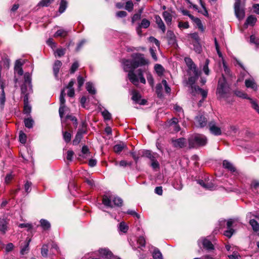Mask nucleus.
I'll use <instances>...</instances> for the list:
<instances>
[{
    "mask_svg": "<svg viewBox=\"0 0 259 259\" xmlns=\"http://www.w3.org/2000/svg\"><path fill=\"white\" fill-rule=\"evenodd\" d=\"M234 9L236 16L239 19H242L244 17L245 12L243 9L240 7V0H235Z\"/></svg>",
    "mask_w": 259,
    "mask_h": 259,
    "instance_id": "7",
    "label": "nucleus"
},
{
    "mask_svg": "<svg viewBox=\"0 0 259 259\" xmlns=\"http://www.w3.org/2000/svg\"><path fill=\"white\" fill-rule=\"evenodd\" d=\"M150 25V21L146 19H143L140 25V27L144 28H148Z\"/></svg>",
    "mask_w": 259,
    "mask_h": 259,
    "instance_id": "50",
    "label": "nucleus"
},
{
    "mask_svg": "<svg viewBox=\"0 0 259 259\" xmlns=\"http://www.w3.org/2000/svg\"><path fill=\"white\" fill-rule=\"evenodd\" d=\"M102 115L105 120H110L111 119V115L107 110L103 111L102 112Z\"/></svg>",
    "mask_w": 259,
    "mask_h": 259,
    "instance_id": "53",
    "label": "nucleus"
},
{
    "mask_svg": "<svg viewBox=\"0 0 259 259\" xmlns=\"http://www.w3.org/2000/svg\"><path fill=\"white\" fill-rule=\"evenodd\" d=\"M194 75L191 76L188 78V80L187 81V84H189L191 86V88H193V85L195 83L196 81L197 80L200 73L198 70L196 71V72H193Z\"/></svg>",
    "mask_w": 259,
    "mask_h": 259,
    "instance_id": "15",
    "label": "nucleus"
},
{
    "mask_svg": "<svg viewBox=\"0 0 259 259\" xmlns=\"http://www.w3.org/2000/svg\"><path fill=\"white\" fill-rule=\"evenodd\" d=\"M7 230V223L4 219H0V231L5 233Z\"/></svg>",
    "mask_w": 259,
    "mask_h": 259,
    "instance_id": "39",
    "label": "nucleus"
},
{
    "mask_svg": "<svg viewBox=\"0 0 259 259\" xmlns=\"http://www.w3.org/2000/svg\"><path fill=\"white\" fill-rule=\"evenodd\" d=\"M52 0H41L38 4V6L48 7L52 2Z\"/></svg>",
    "mask_w": 259,
    "mask_h": 259,
    "instance_id": "48",
    "label": "nucleus"
},
{
    "mask_svg": "<svg viewBox=\"0 0 259 259\" xmlns=\"http://www.w3.org/2000/svg\"><path fill=\"white\" fill-rule=\"evenodd\" d=\"M102 202L105 206L112 207L113 206L112 203L115 206H121L122 204V200L118 197H109L107 195H104L102 199Z\"/></svg>",
    "mask_w": 259,
    "mask_h": 259,
    "instance_id": "4",
    "label": "nucleus"
},
{
    "mask_svg": "<svg viewBox=\"0 0 259 259\" xmlns=\"http://www.w3.org/2000/svg\"><path fill=\"white\" fill-rule=\"evenodd\" d=\"M194 23L197 25L198 28L201 31L204 32V27L201 22V21L200 19L198 18L197 19L195 20V21Z\"/></svg>",
    "mask_w": 259,
    "mask_h": 259,
    "instance_id": "43",
    "label": "nucleus"
},
{
    "mask_svg": "<svg viewBox=\"0 0 259 259\" xmlns=\"http://www.w3.org/2000/svg\"><path fill=\"white\" fill-rule=\"evenodd\" d=\"M74 84V81L72 79L66 87V89L68 90L67 94V95L70 97H73L74 96V90L73 88Z\"/></svg>",
    "mask_w": 259,
    "mask_h": 259,
    "instance_id": "19",
    "label": "nucleus"
},
{
    "mask_svg": "<svg viewBox=\"0 0 259 259\" xmlns=\"http://www.w3.org/2000/svg\"><path fill=\"white\" fill-rule=\"evenodd\" d=\"M66 109V107L65 106V105H60L59 109V115L61 118L63 117V116L64 114Z\"/></svg>",
    "mask_w": 259,
    "mask_h": 259,
    "instance_id": "61",
    "label": "nucleus"
},
{
    "mask_svg": "<svg viewBox=\"0 0 259 259\" xmlns=\"http://www.w3.org/2000/svg\"><path fill=\"white\" fill-rule=\"evenodd\" d=\"M132 100L135 101L136 103H139L141 99V95L135 90L132 91Z\"/></svg>",
    "mask_w": 259,
    "mask_h": 259,
    "instance_id": "34",
    "label": "nucleus"
},
{
    "mask_svg": "<svg viewBox=\"0 0 259 259\" xmlns=\"http://www.w3.org/2000/svg\"><path fill=\"white\" fill-rule=\"evenodd\" d=\"M209 129L211 134L215 136H219L222 134L221 128L217 126L214 121H211L209 123Z\"/></svg>",
    "mask_w": 259,
    "mask_h": 259,
    "instance_id": "10",
    "label": "nucleus"
},
{
    "mask_svg": "<svg viewBox=\"0 0 259 259\" xmlns=\"http://www.w3.org/2000/svg\"><path fill=\"white\" fill-rule=\"evenodd\" d=\"M203 247L208 250L213 249V245L212 243L206 239H204L202 241Z\"/></svg>",
    "mask_w": 259,
    "mask_h": 259,
    "instance_id": "28",
    "label": "nucleus"
},
{
    "mask_svg": "<svg viewBox=\"0 0 259 259\" xmlns=\"http://www.w3.org/2000/svg\"><path fill=\"white\" fill-rule=\"evenodd\" d=\"M153 257L154 259H163L161 253L157 248L154 249L153 252Z\"/></svg>",
    "mask_w": 259,
    "mask_h": 259,
    "instance_id": "37",
    "label": "nucleus"
},
{
    "mask_svg": "<svg viewBox=\"0 0 259 259\" xmlns=\"http://www.w3.org/2000/svg\"><path fill=\"white\" fill-rule=\"evenodd\" d=\"M2 64L5 67L8 68L9 66V60L7 58H3L2 60L0 62L1 66Z\"/></svg>",
    "mask_w": 259,
    "mask_h": 259,
    "instance_id": "57",
    "label": "nucleus"
},
{
    "mask_svg": "<svg viewBox=\"0 0 259 259\" xmlns=\"http://www.w3.org/2000/svg\"><path fill=\"white\" fill-rule=\"evenodd\" d=\"M249 224L251 225L254 232H256L259 230V224L256 220L254 219L250 220L249 221Z\"/></svg>",
    "mask_w": 259,
    "mask_h": 259,
    "instance_id": "31",
    "label": "nucleus"
},
{
    "mask_svg": "<svg viewBox=\"0 0 259 259\" xmlns=\"http://www.w3.org/2000/svg\"><path fill=\"white\" fill-rule=\"evenodd\" d=\"M65 95V90L63 89L61 91V94L60 96V105H65V100L64 98Z\"/></svg>",
    "mask_w": 259,
    "mask_h": 259,
    "instance_id": "51",
    "label": "nucleus"
},
{
    "mask_svg": "<svg viewBox=\"0 0 259 259\" xmlns=\"http://www.w3.org/2000/svg\"><path fill=\"white\" fill-rule=\"evenodd\" d=\"M84 133V131L83 130H79V131L77 132L75 139L73 141V145H77L80 142L82 137V134Z\"/></svg>",
    "mask_w": 259,
    "mask_h": 259,
    "instance_id": "21",
    "label": "nucleus"
},
{
    "mask_svg": "<svg viewBox=\"0 0 259 259\" xmlns=\"http://www.w3.org/2000/svg\"><path fill=\"white\" fill-rule=\"evenodd\" d=\"M33 120L31 118H27L24 119L25 126L27 128H32L33 127Z\"/></svg>",
    "mask_w": 259,
    "mask_h": 259,
    "instance_id": "38",
    "label": "nucleus"
},
{
    "mask_svg": "<svg viewBox=\"0 0 259 259\" xmlns=\"http://www.w3.org/2000/svg\"><path fill=\"white\" fill-rule=\"evenodd\" d=\"M245 84L246 88H251L254 91L257 90V85L252 78L247 79L245 81Z\"/></svg>",
    "mask_w": 259,
    "mask_h": 259,
    "instance_id": "17",
    "label": "nucleus"
},
{
    "mask_svg": "<svg viewBox=\"0 0 259 259\" xmlns=\"http://www.w3.org/2000/svg\"><path fill=\"white\" fill-rule=\"evenodd\" d=\"M78 67V63L77 62H75L73 63V64L72 65L71 67L70 68V73H74L75 71L77 70V69Z\"/></svg>",
    "mask_w": 259,
    "mask_h": 259,
    "instance_id": "60",
    "label": "nucleus"
},
{
    "mask_svg": "<svg viewBox=\"0 0 259 259\" xmlns=\"http://www.w3.org/2000/svg\"><path fill=\"white\" fill-rule=\"evenodd\" d=\"M144 155L148 158L151 162L152 161H154V159H156L158 156V154L156 153H152L151 151L149 150H147L144 152Z\"/></svg>",
    "mask_w": 259,
    "mask_h": 259,
    "instance_id": "24",
    "label": "nucleus"
},
{
    "mask_svg": "<svg viewBox=\"0 0 259 259\" xmlns=\"http://www.w3.org/2000/svg\"><path fill=\"white\" fill-rule=\"evenodd\" d=\"M67 34L68 31L67 30L63 29H60L56 31V32L54 34V36H60L62 37H65L67 36Z\"/></svg>",
    "mask_w": 259,
    "mask_h": 259,
    "instance_id": "30",
    "label": "nucleus"
},
{
    "mask_svg": "<svg viewBox=\"0 0 259 259\" xmlns=\"http://www.w3.org/2000/svg\"><path fill=\"white\" fill-rule=\"evenodd\" d=\"M19 141L22 143L25 144L26 142L27 136L22 131L19 133Z\"/></svg>",
    "mask_w": 259,
    "mask_h": 259,
    "instance_id": "44",
    "label": "nucleus"
},
{
    "mask_svg": "<svg viewBox=\"0 0 259 259\" xmlns=\"http://www.w3.org/2000/svg\"><path fill=\"white\" fill-rule=\"evenodd\" d=\"M223 165L224 168H227L231 171H235V168L234 167L233 164L227 160H224L223 161Z\"/></svg>",
    "mask_w": 259,
    "mask_h": 259,
    "instance_id": "29",
    "label": "nucleus"
},
{
    "mask_svg": "<svg viewBox=\"0 0 259 259\" xmlns=\"http://www.w3.org/2000/svg\"><path fill=\"white\" fill-rule=\"evenodd\" d=\"M31 77L29 73L26 72L24 74V82L21 87V92L22 94L27 92V90H32V85L31 84Z\"/></svg>",
    "mask_w": 259,
    "mask_h": 259,
    "instance_id": "5",
    "label": "nucleus"
},
{
    "mask_svg": "<svg viewBox=\"0 0 259 259\" xmlns=\"http://www.w3.org/2000/svg\"><path fill=\"white\" fill-rule=\"evenodd\" d=\"M162 16L166 24L170 25L172 18V15L168 11H165L162 13Z\"/></svg>",
    "mask_w": 259,
    "mask_h": 259,
    "instance_id": "20",
    "label": "nucleus"
},
{
    "mask_svg": "<svg viewBox=\"0 0 259 259\" xmlns=\"http://www.w3.org/2000/svg\"><path fill=\"white\" fill-rule=\"evenodd\" d=\"M22 63L19 61H17L15 66V71L19 75H22L23 73V71L21 67Z\"/></svg>",
    "mask_w": 259,
    "mask_h": 259,
    "instance_id": "26",
    "label": "nucleus"
},
{
    "mask_svg": "<svg viewBox=\"0 0 259 259\" xmlns=\"http://www.w3.org/2000/svg\"><path fill=\"white\" fill-rule=\"evenodd\" d=\"M62 66V62L59 60H56L54 64L53 71L54 74L56 77H57L58 74L59 72L60 68Z\"/></svg>",
    "mask_w": 259,
    "mask_h": 259,
    "instance_id": "23",
    "label": "nucleus"
},
{
    "mask_svg": "<svg viewBox=\"0 0 259 259\" xmlns=\"http://www.w3.org/2000/svg\"><path fill=\"white\" fill-rule=\"evenodd\" d=\"M86 89L88 92L91 94L94 95L96 93L95 88L90 82H88L86 83Z\"/></svg>",
    "mask_w": 259,
    "mask_h": 259,
    "instance_id": "32",
    "label": "nucleus"
},
{
    "mask_svg": "<svg viewBox=\"0 0 259 259\" xmlns=\"http://www.w3.org/2000/svg\"><path fill=\"white\" fill-rule=\"evenodd\" d=\"M257 21V19L255 16L253 15H250L247 18L245 24L246 25L253 26L255 24Z\"/></svg>",
    "mask_w": 259,
    "mask_h": 259,
    "instance_id": "27",
    "label": "nucleus"
},
{
    "mask_svg": "<svg viewBox=\"0 0 259 259\" xmlns=\"http://www.w3.org/2000/svg\"><path fill=\"white\" fill-rule=\"evenodd\" d=\"M84 82V79L81 76H78L77 77V83H78V90H80L81 87L83 85Z\"/></svg>",
    "mask_w": 259,
    "mask_h": 259,
    "instance_id": "55",
    "label": "nucleus"
},
{
    "mask_svg": "<svg viewBox=\"0 0 259 259\" xmlns=\"http://www.w3.org/2000/svg\"><path fill=\"white\" fill-rule=\"evenodd\" d=\"M162 89V84L159 83L156 85V92L158 96L160 97L161 96V90Z\"/></svg>",
    "mask_w": 259,
    "mask_h": 259,
    "instance_id": "62",
    "label": "nucleus"
},
{
    "mask_svg": "<svg viewBox=\"0 0 259 259\" xmlns=\"http://www.w3.org/2000/svg\"><path fill=\"white\" fill-rule=\"evenodd\" d=\"M66 119L72 121L73 122V124H74L75 126V127L77 126V119L75 117H74L72 115H68L66 116Z\"/></svg>",
    "mask_w": 259,
    "mask_h": 259,
    "instance_id": "58",
    "label": "nucleus"
},
{
    "mask_svg": "<svg viewBox=\"0 0 259 259\" xmlns=\"http://www.w3.org/2000/svg\"><path fill=\"white\" fill-rule=\"evenodd\" d=\"M229 259H240V256L236 252H234L232 254L228 255Z\"/></svg>",
    "mask_w": 259,
    "mask_h": 259,
    "instance_id": "63",
    "label": "nucleus"
},
{
    "mask_svg": "<svg viewBox=\"0 0 259 259\" xmlns=\"http://www.w3.org/2000/svg\"><path fill=\"white\" fill-rule=\"evenodd\" d=\"M63 133V139L64 141L68 143L70 141L71 138V134L70 132H62Z\"/></svg>",
    "mask_w": 259,
    "mask_h": 259,
    "instance_id": "40",
    "label": "nucleus"
},
{
    "mask_svg": "<svg viewBox=\"0 0 259 259\" xmlns=\"http://www.w3.org/2000/svg\"><path fill=\"white\" fill-rule=\"evenodd\" d=\"M207 139L202 135L196 134L190 137L189 139L190 148H195L198 146H203L207 143Z\"/></svg>",
    "mask_w": 259,
    "mask_h": 259,
    "instance_id": "3",
    "label": "nucleus"
},
{
    "mask_svg": "<svg viewBox=\"0 0 259 259\" xmlns=\"http://www.w3.org/2000/svg\"><path fill=\"white\" fill-rule=\"evenodd\" d=\"M122 65L124 71L128 72L127 77L130 81L134 85H138L139 79L141 83L144 84L146 83V80L143 76L142 69H139L137 70V75L134 72V70L137 68V67H136L134 60L123 59L122 61Z\"/></svg>",
    "mask_w": 259,
    "mask_h": 259,
    "instance_id": "1",
    "label": "nucleus"
},
{
    "mask_svg": "<svg viewBox=\"0 0 259 259\" xmlns=\"http://www.w3.org/2000/svg\"><path fill=\"white\" fill-rule=\"evenodd\" d=\"M193 46L194 51L197 53H200L202 51V48L199 41L198 42H194L193 43Z\"/></svg>",
    "mask_w": 259,
    "mask_h": 259,
    "instance_id": "47",
    "label": "nucleus"
},
{
    "mask_svg": "<svg viewBox=\"0 0 259 259\" xmlns=\"http://www.w3.org/2000/svg\"><path fill=\"white\" fill-rule=\"evenodd\" d=\"M209 63V60L206 59V61H205V64H204V65L203 66V70L204 73L206 75H208L209 74V68H208Z\"/></svg>",
    "mask_w": 259,
    "mask_h": 259,
    "instance_id": "52",
    "label": "nucleus"
},
{
    "mask_svg": "<svg viewBox=\"0 0 259 259\" xmlns=\"http://www.w3.org/2000/svg\"><path fill=\"white\" fill-rule=\"evenodd\" d=\"M138 243L141 246L144 247L145 245V239L143 236H140L138 239Z\"/></svg>",
    "mask_w": 259,
    "mask_h": 259,
    "instance_id": "59",
    "label": "nucleus"
},
{
    "mask_svg": "<svg viewBox=\"0 0 259 259\" xmlns=\"http://www.w3.org/2000/svg\"><path fill=\"white\" fill-rule=\"evenodd\" d=\"M185 62L188 67L189 69L192 72H196L198 69L192 60L189 57L185 58Z\"/></svg>",
    "mask_w": 259,
    "mask_h": 259,
    "instance_id": "16",
    "label": "nucleus"
},
{
    "mask_svg": "<svg viewBox=\"0 0 259 259\" xmlns=\"http://www.w3.org/2000/svg\"><path fill=\"white\" fill-rule=\"evenodd\" d=\"M40 223L41 227L44 230H48L51 227L50 223L46 220H40Z\"/></svg>",
    "mask_w": 259,
    "mask_h": 259,
    "instance_id": "33",
    "label": "nucleus"
},
{
    "mask_svg": "<svg viewBox=\"0 0 259 259\" xmlns=\"http://www.w3.org/2000/svg\"><path fill=\"white\" fill-rule=\"evenodd\" d=\"M207 120L205 117L201 114L196 116L195 118V124L196 126L203 127L206 125Z\"/></svg>",
    "mask_w": 259,
    "mask_h": 259,
    "instance_id": "8",
    "label": "nucleus"
},
{
    "mask_svg": "<svg viewBox=\"0 0 259 259\" xmlns=\"http://www.w3.org/2000/svg\"><path fill=\"white\" fill-rule=\"evenodd\" d=\"M168 124L170 130L175 132H178L181 130V127L178 124V119L177 118H173L169 120Z\"/></svg>",
    "mask_w": 259,
    "mask_h": 259,
    "instance_id": "12",
    "label": "nucleus"
},
{
    "mask_svg": "<svg viewBox=\"0 0 259 259\" xmlns=\"http://www.w3.org/2000/svg\"><path fill=\"white\" fill-rule=\"evenodd\" d=\"M251 104L252 107L259 114V106L258 104L253 100H251Z\"/></svg>",
    "mask_w": 259,
    "mask_h": 259,
    "instance_id": "64",
    "label": "nucleus"
},
{
    "mask_svg": "<svg viewBox=\"0 0 259 259\" xmlns=\"http://www.w3.org/2000/svg\"><path fill=\"white\" fill-rule=\"evenodd\" d=\"M155 20L158 28L160 29L163 33L165 32L166 30L165 26L160 17L159 15H156L155 16Z\"/></svg>",
    "mask_w": 259,
    "mask_h": 259,
    "instance_id": "18",
    "label": "nucleus"
},
{
    "mask_svg": "<svg viewBox=\"0 0 259 259\" xmlns=\"http://www.w3.org/2000/svg\"><path fill=\"white\" fill-rule=\"evenodd\" d=\"M194 90L196 92H199L203 98H205L207 97V91H206L204 90H202V89L200 88L199 87L195 86Z\"/></svg>",
    "mask_w": 259,
    "mask_h": 259,
    "instance_id": "41",
    "label": "nucleus"
},
{
    "mask_svg": "<svg viewBox=\"0 0 259 259\" xmlns=\"http://www.w3.org/2000/svg\"><path fill=\"white\" fill-rule=\"evenodd\" d=\"M173 147L176 148H182L186 146L187 142L185 138H181L177 139H172Z\"/></svg>",
    "mask_w": 259,
    "mask_h": 259,
    "instance_id": "9",
    "label": "nucleus"
},
{
    "mask_svg": "<svg viewBox=\"0 0 259 259\" xmlns=\"http://www.w3.org/2000/svg\"><path fill=\"white\" fill-rule=\"evenodd\" d=\"M178 27L180 29H187L189 27V24L188 22H183L180 21L179 22Z\"/></svg>",
    "mask_w": 259,
    "mask_h": 259,
    "instance_id": "54",
    "label": "nucleus"
},
{
    "mask_svg": "<svg viewBox=\"0 0 259 259\" xmlns=\"http://www.w3.org/2000/svg\"><path fill=\"white\" fill-rule=\"evenodd\" d=\"M230 87L227 83L224 76H223L219 81L217 89V95L219 99H227L230 95Z\"/></svg>",
    "mask_w": 259,
    "mask_h": 259,
    "instance_id": "2",
    "label": "nucleus"
},
{
    "mask_svg": "<svg viewBox=\"0 0 259 259\" xmlns=\"http://www.w3.org/2000/svg\"><path fill=\"white\" fill-rule=\"evenodd\" d=\"M234 94L238 97L242 99H248L250 100V102H251V100H252L251 99L248 97V95L246 93H245L242 91L236 90L234 92Z\"/></svg>",
    "mask_w": 259,
    "mask_h": 259,
    "instance_id": "25",
    "label": "nucleus"
},
{
    "mask_svg": "<svg viewBox=\"0 0 259 259\" xmlns=\"http://www.w3.org/2000/svg\"><path fill=\"white\" fill-rule=\"evenodd\" d=\"M198 183L206 190H212L215 189L214 185L208 181L199 180Z\"/></svg>",
    "mask_w": 259,
    "mask_h": 259,
    "instance_id": "14",
    "label": "nucleus"
},
{
    "mask_svg": "<svg viewBox=\"0 0 259 259\" xmlns=\"http://www.w3.org/2000/svg\"><path fill=\"white\" fill-rule=\"evenodd\" d=\"M126 148V145L123 143L116 144L113 147V150L116 153H120L124 149Z\"/></svg>",
    "mask_w": 259,
    "mask_h": 259,
    "instance_id": "22",
    "label": "nucleus"
},
{
    "mask_svg": "<svg viewBox=\"0 0 259 259\" xmlns=\"http://www.w3.org/2000/svg\"><path fill=\"white\" fill-rule=\"evenodd\" d=\"M100 256L106 259H112L113 254L112 252L107 248L101 249L99 250Z\"/></svg>",
    "mask_w": 259,
    "mask_h": 259,
    "instance_id": "13",
    "label": "nucleus"
},
{
    "mask_svg": "<svg viewBox=\"0 0 259 259\" xmlns=\"http://www.w3.org/2000/svg\"><path fill=\"white\" fill-rule=\"evenodd\" d=\"M49 245L48 244H44L41 248V254L44 257H47L48 255Z\"/></svg>",
    "mask_w": 259,
    "mask_h": 259,
    "instance_id": "35",
    "label": "nucleus"
},
{
    "mask_svg": "<svg viewBox=\"0 0 259 259\" xmlns=\"http://www.w3.org/2000/svg\"><path fill=\"white\" fill-rule=\"evenodd\" d=\"M6 100L5 93L4 91V89H2L1 91V94L0 95V105L2 107H3L5 104Z\"/></svg>",
    "mask_w": 259,
    "mask_h": 259,
    "instance_id": "42",
    "label": "nucleus"
},
{
    "mask_svg": "<svg viewBox=\"0 0 259 259\" xmlns=\"http://www.w3.org/2000/svg\"><path fill=\"white\" fill-rule=\"evenodd\" d=\"M155 71L159 74L161 75L163 73V68L160 64H156L154 67Z\"/></svg>",
    "mask_w": 259,
    "mask_h": 259,
    "instance_id": "49",
    "label": "nucleus"
},
{
    "mask_svg": "<svg viewBox=\"0 0 259 259\" xmlns=\"http://www.w3.org/2000/svg\"><path fill=\"white\" fill-rule=\"evenodd\" d=\"M166 36H167V38L171 42H174L175 40V34L171 30H168L167 31Z\"/></svg>",
    "mask_w": 259,
    "mask_h": 259,
    "instance_id": "45",
    "label": "nucleus"
},
{
    "mask_svg": "<svg viewBox=\"0 0 259 259\" xmlns=\"http://www.w3.org/2000/svg\"><path fill=\"white\" fill-rule=\"evenodd\" d=\"M134 59L136 67L142 66L148 64L149 62L144 57V55L140 53H137L132 56Z\"/></svg>",
    "mask_w": 259,
    "mask_h": 259,
    "instance_id": "6",
    "label": "nucleus"
},
{
    "mask_svg": "<svg viewBox=\"0 0 259 259\" xmlns=\"http://www.w3.org/2000/svg\"><path fill=\"white\" fill-rule=\"evenodd\" d=\"M67 2L65 0H61L60 4L59 11L60 13H63L67 8Z\"/></svg>",
    "mask_w": 259,
    "mask_h": 259,
    "instance_id": "36",
    "label": "nucleus"
},
{
    "mask_svg": "<svg viewBox=\"0 0 259 259\" xmlns=\"http://www.w3.org/2000/svg\"><path fill=\"white\" fill-rule=\"evenodd\" d=\"M119 229L121 232L126 233L128 230V226L124 222H122L119 224Z\"/></svg>",
    "mask_w": 259,
    "mask_h": 259,
    "instance_id": "46",
    "label": "nucleus"
},
{
    "mask_svg": "<svg viewBox=\"0 0 259 259\" xmlns=\"http://www.w3.org/2000/svg\"><path fill=\"white\" fill-rule=\"evenodd\" d=\"M234 222L233 219H229L227 222V230L224 232V234L228 238H230L235 232L234 230L232 228Z\"/></svg>",
    "mask_w": 259,
    "mask_h": 259,
    "instance_id": "11",
    "label": "nucleus"
},
{
    "mask_svg": "<svg viewBox=\"0 0 259 259\" xmlns=\"http://www.w3.org/2000/svg\"><path fill=\"white\" fill-rule=\"evenodd\" d=\"M134 5L132 1H130L126 3L125 9L129 12H131L133 9Z\"/></svg>",
    "mask_w": 259,
    "mask_h": 259,
    "instance_id": "56",
    "label": "nucleus"
}]
</instances>
